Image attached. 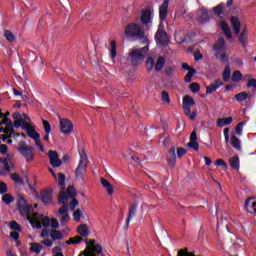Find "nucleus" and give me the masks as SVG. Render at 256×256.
I'll return each instance as SVG.
<instances>
[{
    "label": "nucleus",
    "instance_id": "0e129e2a",
    "mask_svg": "<svg viewBox=\"0 0 256 256\" xmlns=\"http://www.w3.org/2000/svg\"><path fill=\"white\" fill-rule=\"evenodd\" d=\"M73 217H74V221L79 222L81 221V210L77 209L74 213H73Z\"/></svg>",
    "mask_w": 256,
    "mask_h": 256
},
{
    "label": "nucleus",
    "instance_id": "393cba45",
    "mask_svg": "<svg viewBox=\"0 0 256 256\" xmlns=\"http://www.w3.org/2000/svg\"><path fill=\"white\" fill-rule=\"evenodd\" d=\"M231 145L236 151H241V139H239L235 134H232Z\"/></svg>",
    "mask_w": 256,
    "mask_h": 256
},
{
    "label": "nucleus",
    "instance_id": "ddd939ff",
    "mask_svg": "<svg viewBox=\"0 0 256 256\" xmlns=\"http://www.w3.org/2000/svg\"><path fill=\"white\" fill-rule=\"evenodd\" d=\"M182 69H184V71H188V73L184 77L185 83H191L193 81V75H195L196 73L195 68H192L191 66H189L188 63H183Z\"/></svg>",
    "mask_w": 256,
    "mask_h": 256
},
{
    "label": "nucleus",
    "instance_id": "f3484780",
    "mask_svg": "<svg viewBox=\"0 0 256 256\" xmlns=\"http://www.w3.org/2000/svg\"><path fill=\"white\" fill-rule=\"evenodd\" d=\"M40 197H41V201H42V203H44V205L51 203V201H53V190L47 189V190L41 191Z\"/></svg>",
    "mask_w": 256,
    "mask_h": 256
},
{
    "label": "nucleus",
    "instance_id": "aec40b11",
    "mask_svg": "<svg viewBox=\"0 0 256 256\" xmlns=\"http://www.w3.org/2000/svg\"><path fill=\"white\" fill-rule=\"evenodd\" d=\"M20 215L26 217L27 221H31V214L33 213V206L27 205L22 208H19Z\"/></svg>",
    "mask_w": 256,
    "mask_h": 256
},
{
    "label": "nucleus",
    "instance_id": "f03ea898",
    "mask_svg": "<svg viewBox=\"0 0 256 256\" xmlns=\"http://www.w3.org/2000/svg\"><path fill=\"white\" fill-rule=\"evenodd\" d=\"M147 55H149V46H144L139 49H130L128 57L130 58L131 65L137 67V65L145 61Z\"/></svg>",
    "mask_w": 256,
    "mask_h": 256
},
{
    "label": "nucleus",
    "instance_id": "052dcab7",
    "mask_svg": "<svg viewBox=\"0 0 256 256\" xmlns=\"http://www.w3.org/2000/svg\"><path fill=\"white\" fill-rule=\"evenodd\" d=\"M239 41L242 47H245V45L247 44V35H245V33H240Z\"/></svg>",
    "mask_w": 256,
    "mask_h": 256
},
{
    "label": "nucleus",
    "instance_id": "4468645a",
    "mask_svg": "<svg viewBox=\"0 0 256 256\" xmlns=\"http://www.w3.org/2000/svg\"><path fill=\"white\" fill-rule=\"evenodd\" d=\"M177 149L175 146H171L170 150L167 154V163L170 167H175V163H177Z\"/></svg>",
    "mask_w": 256,
    "mask_h": 256
},
{
    "label": "nucleus",
    "instance_id": "cd10ccee",
    "mask_svg": "<svg viewBox=\"0 0 256 256\" xmlns=\"http://www.w3.org/2000/svg\"><path fill=\"white\" fill-rule=\"evenodd\" d=\"M233 123V117L219 118L216 122L217 127H225V125H231Z\"/></svg>",
    "mask_w": 256,
    "mask_h": 256
},
{
    "label": "nucleus",
    "instance_id": "bf43d9fd",
    "mask_svg": "<svg viewBox=\"0 0 256 256\" xmlns=\"http://www.w3.org/2000/svg\"><path fill=\"white\" fill-rule=\"evenodd\" d=\"M173 73H175V66H168L165 68V74L167 75V77H171Z\"/></svg>",
    "mask_w": 256,
    "mask_h": 256
},
{
    "label": "nucleus",
    "instance_id": "f8f14e48",
    "mask_svg": "<svg viewBox=\"0 0 256 256\" xmlns=\"http://www.w3.org/2000/svg\"><path fill=\"white\" fill-rule=\"evenodd\" d=\"M60 131L64 135H71L73 133V122H71L67 118H63L60 120Z\"/></svg>",
    "mask_w": 256,
    "mask_h": 256
},
{
    "label": "nucleus",
    "instance_id": "4d7b16f0",
    "mask_svg": "<svg viewBox=\"0 0 256 256\" xmlns=\"http://www.w3.org/2000/svg\"><path fill=\"white\" fill-rule=\"evenodd\" d=\"M188 147L194 151H199V143L197 141H190Z\"/></svg>",
    "mask_w": 256,
    "mask_h": 256
},
{
    "label": "nucleus",
    "instance_id": "a878e982",
    "mask_svg": "<svg viewBox=\"0 0 256 256\" xmlns=\"http://www.w3.org/2000/svg\"><path fill=\"white\" fill-rule=\"evenodd\" d=\"M77 233L81 235L80 237H89V227L87 224H81L77 228Z\"/></svg>",
    "mask_w": 256,
    "mask_h": 256
},
{
    "label": "nucleus",
    "instance_id": "864d4df0",
    "mask_svg": "<svg viewBox=\"0 0 256 256\" xmlns=\"http://www.w3.org/2000/svg\"><path fill=\"white\" fill-rule=\"evenodd\" d=\"M10 229L12 231H21V225H19V223H17L16 221H12L10 222Z\"/></svg>",
    "mask_w": 256,
    "mask_h": 256
},
{
    "label": "nucleus",
    "instance_id": "f257e3e1",
    "mask_svg": "<svg viewBox=\"0 0 256 256\" xmlns=\"http://www.w3.org/2000/svg\"><path fill=\"white\" fill-rule=\"evenodd\" d=\"M124 33L129 39H142L143 45L149 43V38L145 35V30L137 23L128 24Z\"/></svg>",
    "mask_w": 256,
    "mask_h": 256
},
{
    "label": "nucleus",
    "instance_id": "4be33fe9",
    "mask_svg": "<svg viewBox=\"0 0 256 256\" xmlns=\"http://www.w3.org/2000/svg\"><path fill=\"white\" fill-rule=\"evenodd\" d=\"M199 23H209L211 21V18L209 17V12L207 9L203 8L201 10V14L198 17Z\"/></svg>",
    "mask_w": 256,
    "mask_h": 256
},
{
    "label": "nucleus",
    "instance_id": "4c0bfd02",
    "mask_svg": "<svg viewBox=\"0 0 256 256\" xmlns=\"http://www.w3.org/2000/svg\"><path fill=\"white\" fill-rule=\"evenodd\" d=\"M2 201H3V203H5V205H11V203H13V201H15V198H13V196L11 194H4L2 196Z\"/></svg>",
    "mask_w": 256,
    "mask_h": 256
},
{
    "label": "nucleus",
    "instance_id": "774afa93",
    "mask_svg": "<svg viewBox=\"0 0 256 256\" xmlns=\"http://www.w3.org/2000/svg\"><path fill=\"white\" fill-rule=\"evenodd\" d=\"M223 133H224L225 143H226V144H229V128H225V129L223 130Z\"/></svg>",
    "mask_w": 256,
    "mask_h": 256
},
{
    "label": "nucleus",
    "instance_id": "423d86ee",
    "mask_svg": "<svg viewBox=\"0 0 256 256\" xmlns=\"http://www.w3.org/2000/svg\"><path fill=\"white\" fill-rule=\"evenodd\" d=\"M194 105H195V99H193V97L189 95L184 96L182 101V108L185 115L189 117L191 121H195V119L197 118V112L195 111L191 112V107H193Z\"/></svg>",
    "mask_w": 256,
    "mask_h": 256
},
{
    "label": "nucleus",
    "instance_id": "79ce46f5",
    "mask_svg": "<svg viewBox=\"0 0 256 256\" xmlns=\"http://www.w3.org/2000/svg\"><path fill=\"white\" fill-rule=\"evenodd\" d=\"M2 133H5V135H9L8 137H13L15 135V129L13 126H6V128H3Z\"/></svg>",
    "mask_w": 256,
    "mask_h": 256
},
{
    "label": "nucleus",
    "instance_id": "c03bdc74",
    "mask_svg": "<svg viewBox=\"0 0 256 256\" xmlns=\"http://www.w3.org/2000/svg\"><path fill=\"white\" fill-rule=\"evenodd\" d=\"M27 205H29V204H27V200L25 199V197L19 196L18 197V205H17L18 209L27 207Z\"/></svg>",
    "mask_w": 256,
    "mask_h": 256
},
{
    "label": "nucleus",
    "instance_id": "20e7f679",
    "mask_svg": "<svg viewBox=\"0 0 256 256\" xmlns=\"http://www.w3.org/2000/svg\"><path fill=\"white\" fill-rule=\"evenodd\" d=\"M58 203L59 205H63L61 208L58 210V215L60 217V223L62 227H65L67 223H69V206L67 205V198L65 197L64 193H59L58 195Z\"/></svg>",
    "mask_w": 256,
    "mask_h": 256
},
{
    "label": "nucleus",
    "instance_id": "0eeeda50",
    "mask_svg": "<svg viewBox=\"0 0 256 256\" xmlns=\"http://www.w3.org/2000/svg\"><path fill=\"white\" fill-rule=\"evenodd\" d=\"M48 158L50 159V165H52L54 169L61 167L63 163H67V161H69V155L65 154L61 160L59 159V153L54 150L48 151Z\"/></svg>",
    "mask_w": 256,
    "mask_h": 256
},
{
    "label": "nucleus",
    "instance_id": "3c124183",
    "mask_svg": "<svg viewBox=\"0 0 256 256\" xmlns=\"http://www.w3.org/2000/svg\"><path fill=\"white\" fill-rule=\"evenodd\" d=\"M9 191V188L7 187V184L3 181H0V195H5Z\"/></svg>",
    "mask_w": 256,
    "mask_h": 256
},
{
    "label": "nucleus",
    "instance_id": "de8ad7c7",
    "mask_svg": "<svg viewBox=\"0 0 256 256\" xmlns=\"http://www.w3.org/2000/svg\"><path fill=\"white\" fill-rule=\"evenodd\" d=\"M214 14H216L217 17H221L223 15V5L220 4L213 8Z\"/></svg>",
    "mask_w": 256,
    "mask_h": 256
},
{
    "label": "nucleus",
    "instance_id": "c9c22d12",
    "mask_svg": "<svg viewBox=\"0 0 256 256\" xmlns=\"http://www.w3.org/2000/svg\"><path fill=\"white\" fill-rule=\"evenodd\" d=\"M241 79H243V74L241 73V71H239V70L234 71L232 74V81L234 83H239V81H241Z\"/></svg>",
    "mask_w": 256,
    "mask_h": 256
},
{
    "label": "nucleus",
    "instance_id": "58836bf2",
    "mask_svg": "<svg viewBox=\"0 0 256 256\" xmlns=\"http://www.w3.org/2000/svg\"><path fill=\"white\" fill-rule=\"evenodd\" d=\"M4 37L9 43H13V41H15V35H13V32H11L10 30L4 31Z\"/></svg>",
    "mask_w": 256,
    "mask_h": 256
},
{
    "label": "nucleus",
    "instance_id": "6ab92c4d",
    "mask_svg": "<svg viewBox=\"0 0 256 256\" xmlns=\"http://www.w3.org/2000/svg\"><path fill=\"white\" fill-rule=\"evenodd\" d=\"M230 23L234 30V33L236 35H239V33H241V21H239V18L237 16H232L230 18Z\"/></svg>",
    "mask_w": 256,
    "mask_h": 256
},
{
    "label": "nucleus",
    "instance_id": "c85d7f7f",
    "mask_svg": "<svg viewBox=\"0 0 256 256\" xmlns=\"http://www.w3.org/2000/svg\"><path fill=\"white\" fill-rule=\"evenodd\" d=\"M43 250V245L37 242H33L30 244V253H36V255H39L41 251Z\"/></svg>",
    "mask_w": 256,
    "mask_h": 256
},
{
    "label": "nucleus",
    "instance_id": "39448f33",
    "mask_svg": "<svg viewBox=\"0 0 256 256\" xmlns=\"http://www.w3.org/2000/svg\"><path fill=\"white\" fill-rule=\"evenodd\" d=\"M60 193H63L65 198L67 199V204L69 203V199H72V201L69 204L70 211H75L77 208V205H79V200H77V189H75V186L69 185L65 191V187L61 188Z\"/></svg>",
    "mask_w": 256,
    "mask_h": 256
},
{
    "label": "nucleus",
    "instance_id": "7ed1b4c3",
    "mask_svg": "<svg viewBox=\"0 0 256 256\" xmlns=\"http://www.w3.org/2000/svg\"><path fill=\"white\" fill-rule=\"evenodd\" d=\"M213 53L221 63H228L229 57L227 56V43L225 38L221 37L214 44Z\"/></svg>",
    "mask_w": 256,
    "mask_h": 256
},
{
    "label": "nucleus",
    "instance_id": "603ef678",
    "mask_svg": "<svg viewBox=\"0 0 256 256\" xmlns=\"http://www.w3.org/2000/svg\"><path fill=\"white\" fill-rule=\"evenodd\" d=\"M58 185H60V187L65 186V174L61 172L58 173Z\"/></svg>",
    "mask_w": 256,
    "mask_h": 256
},
{
    "label": "nucleus",
    "instance_id": "72a5a7b5",
    "mask_svg": "<svg viewBox=\"0 0 256 256\" xmlns=\"http://www.w3.org/2000/svg\"><path fill=\"white\" fill-rule=\"evenodd\" d=\"M83 241V237L75 236L66 241V245H79Z\"/></svg>",
    "mask_w": 256,
    "mask_h": 256
},
{
    "label": "nucleus",
    "instance_id": "2f4dec72",
    "mask_svg": "<svg viewBox=\"0 0 256 256\" xmlns=\"http://www.w3.org/2000/svg\"><path fill=\"white\" fill-rule=\"evenodd\" d=\"M222 77L225 83L231 80V67L229 65L225 66Z\"/></svg>",
    "mask_w": 256,
    "mask_h": 256
},
{
    "label": "nucleus",
    "instance_id": "338daca9",
    "mask_svg": "<svg viewBox=\"0 0 256 256\" xmlns=\"http://www.w3.org/2000/svg\"><path fill=\"white\" fill-rule=\"evenodd\" d=\"M214 165L216 167H227V163H225V160L223 159H217Z\"/></svg>",
    "mask_w": 256,
    "mask_h": 256
},
{
    "label": "nucleus",
    "instance_id": "f704fd0d",
    "mask_svg": "<svg viewBox=\"0 0 256 256\" xmlns=\"http://www.w3.org/2000/svg\"><path fill=\"white\" fill-rule=\"evenodd\" d=\"M229 163H230V167H232V169H239V156L235 155L234 157L229 159Z\"/></svg>",
    "mask_w": 256,
    "mask_h": 256
},
{
    "label": "nucleus",
    "instance_id": "37998d69",
    "mask_svg": "<svg viewBox=\"0 0 256 256\" xmlns=\"http://www.w3.org/2000/svg\"><path fill=\"white\" fill-rule=\"evenodd\" d=\"M79 156H80V161H79V163H87V159H88V157H87V152H85V149H80L79 150Z\"/></svg>",
    "mask_w": 256,
    "mask_h": 256
},
{
    "label": "nucleus",
    "instance_id": "6e6d98bb",
    "mask_svg": "<svg viewBox=\"0 0 256 256\" xmlns=\"http://www.w3.org/2000/svg\"><path fill=\"white\" fill-rule=\"evenodd\" d=\"M245 125V122H240L236 125L235 133L236 135H241L243 133V126Z\"/></svg>",
    "mask_w": 256,
    "mask_h": 256
},
{
    "label": "nucleus",
    "instance_id": "c756f323",
    "mask_svg": "<svg viewBox=\"0 0 256 256\" xmlns=\"http://www.w3.org/2000/svg\"><path fill=\"white\" fill-rule=\"evenodd\" d=\"M163 67H165V57L159 56L155 64V71H163Z\"/></svg>",
    "mask_w": 256,
    "mask_h": 256
},
{
    "label": "nucleus",
    "instance_id": "e2e57ef3",
    "mask_svg": "<svg viewBox=\"0 0 256 256\" xmlns=\"http://www.w3.org/2000/svg\"><path fill=\"white\" fill-rule=\"evenodd\" d=\"M41 218L43 227H49L51 225V219L49 217L41 216Z\"/></svg>",
    "mask_w": 256,
    "mask_h": 256
},
{
    "label": "nucleus",
    "instance_id": "09e8293b",
    "mask_svg": "<svg viewBox=\"0 0 256 256\" xmlns=\"http://www.w3.org/2000/svg\"><path fill=\"white\" fill-rule=\"evenodd\" d=\"M146 64L148 66V70L149 71H153V68L155 67V60L152 58V57H149L147 60H146Z\"/></svg>",
    "mask_w": 256,
    "mask_h": 256
},
{
    "label": "nucleus",
    "instance_id": "7c9ffc66",
    "mask_svg": "<svg viewBox=\"0 0 256 256\" xmlns=\"http://www.w3.org/2000/svg\"><path fill=\"white\" fill-rule=\"evenodd\" d=\"M234 99L238 101V103H243V101H247L249 98V93L247 92H240L234 96Z\"/></svg>",
    "mask_w": 256,
    "mask_h": 256
},
{
    "label": "nucleus",
    "instance_id": "1a4fd4ad",
    "mask_svg": "<svg viewBox=\"0 0 256 256\" xmlns=\"http://www.w3.org/2000/svg\"><path fill=\"white\" fill-rule=\"evenodd\" d=\"M84 243L87 245L86 251H89L90 253H92V255L105 256L103 254V246H101V244H95L96 241L94 239L90 240V241L85 239Z\"/></svg>",
    "mask_w": 256,
    "mask_h": 256
},
{
    "label": "nucleus",
    "instance_id": "680f3d73",
    "mask_svg": "<svg viewBox=\"0 0 256 256\" xmlns=\"http://www.w3.org/2000/svg\"><path fill=\"white\" fill-rule=\"evenodd\" d=\"M29 221L36 229H41L43 227V224L39 222V220H33V218H31Z\"/></svg>",
    "mask_w": 256,
    "mask_h": 256
},
{
    "label": "nucleus",
    "instance_id": "a211bd4d",
    "mask_svg": "<svg viewBox=\"0 0 256 256\" xmlns=\"http://www.w3.org/2000/svg\"><path fill=\"white\" fill-rule=\"evenodd\" d=\"M85 173H87V163L79 162L78 166L76 167V179L83 181Z\"/></svg>",
    "mask_w": 256,
    "mask_h": 256
},
{
    "label": "nucleus",
    "instance_id": "dca6fc26",
    "mask_svg": "<svg viewBox=\"0 0 256 256\" xmlns=\"http://www.w3.org/2000/svg\"><path fill=\"white\" fill-rule=\"evenodd\" d=\"M168 13H169V0H164L162 5H160L159 7L160 21H165L167 19Z\"/></svg>",
    "mask_w": 256,
    "mask_h": 256
},
{
    "label": "nucleus",
    "instance_id": "9d476101",
    "mask_svg": "<svg viewBox=\"0 0 256 256\" xmlns=\"http://www.w3.org/2000/svg\"><path fill=\"white\" fill-rule=\"evenodd\" d=\"M154 39L156 44L160 45L161 47H167V45H169V37L167 36V32L161 28H158Z\"/></svg>",
    "mask_w": 256,
    "mask_h": 256
},
{
    "label": "nucleus",
    "instance_id": "6e6552de",
    "mask_svg": "<svg viewBox=\"0 0 256 256\" xmlns=\"http://www.w3.org/2000/svg\"><path fill=\"white\" fill-rule=\"evenodd\" d=\"M17 151L22 155V157L27 161H35V147L29 145H21L17 148Z\"/></svg>",
    "mask_w": 256,
    "mask_h": 256
},
{
    "label": "nucleus",
    "instance_id": "5fc2aeb1",
    "mask_svg": "<svg viewBox=\"0 0 256 256\" xmlns=\"http://www.w3.org/2000/svg\"><path fill=\"white\" fill-rule=\"evenodd\" d=\"M45 133H51V124L47 120H42Z\"/></svg>",
    "mask_w": 256,
    "mask_h": 256
},
{
    "label": "nucleus",
    "instance_id": "e433bc0d",
    "mask_svg": "<svg viewBox=\"0 0 256 256\" xmlns=\"http://www.w3.org/2000/svg\"><path fill=\"white\" fill-rule=\"evenodd\" d=\"M110 46H111V50H110L111 58L115 59V57H117V42L115 40H112Z\"/></svg>",
    "mask_w": 256,
    "mask_h": 256
},
{
    "label": "nucleus",
    "instance_id": "5701e85b",
    "mask_svg": "<svg viewBox=\"0 0 256 256\" xmlns=\"http://www.w3.org/2000/svg\"><path fill=\"white\" fill-rule=\"evenodd\" d=\"M50 237L52 241H63L64 236L63 233L59 230L51 229L50 230Z\"/></svg>",
    "mask_w": 256,
    "mask_h": 256
},
{
    "label": "nucleus",
    "instance_id": "a18cd8bd",
    "mask_svg": "<svg viewBox=\"0 0 256 256\" xmlns=\"http://www.w3.org/2000/svg\"><path fill=\"white\" fill-rule=\"evenodd\" d=\"M52 253H53V256H65L63 254V248H61V246H55L52 249Z\"/></svg>",
    "mask_w": 256,
    "mask_h": 256
},
{
    "label": "nucleus",
    "instance_id": "9b49d317",
    "mask_svg": "<svg viewBox=\"0 0 256 256\" xmlns=\"http://www.w3.org/2000/svg\"><path fill=\"white\" fill-rule=\"evenodd\" d=\"M138 207H139V204H137V202H134V203L130 204L129 210H128V215H127L126 222H125V225H124V230L125 231H127V229H129L131 219H133L135 217V215H137Z\"/></svg>",
    "mask_w": 256,
    "mask_h": 256
},
{
    "label": "nucleus",
    "instance_id": "8fccbe9b",
    "mask_svg": "<svg viewBox=\"0 0 256 256\" xmlns=\"http://www.w3.org/2000/svg\"><path fill=\"white\" fill-rule=\"evenodd\" d=\"M161 95L163 103H171V98L169 97V93H167V91L163 90Z\"/></svg>",
    "mask_w": 256,
    "mask_h": 256
},
{
    "label": "nucleus",
    "instance_id": "13d9d810",
    "mask_svg": "<svg viewBox=\"0 0 256 256\" xmlns=\"http://www.w3.org/2000/svg\"><path fill=\"white\" fill-rule=\"evenodd\" d=\"M184 155H187V150L183 147L177 148V157L178 159H181Z\"/></svg>",
    "mask_w": 256,
    "mask_h": 256
},
{
    "label": "nucleus",
    "instance_id": "69168bd1",
    "mask_svg": "<svg viewBox=\"0 0 256 256\" xmlns=\"http://www.w3.org/2000/svg\"><path fill=\"white\" fill-rule=\"evenodd\" d=\"M7 151H9V147H7V144H0L1 155H7Z\"/></svg>",
    "mask_w": 256,
    "mask_h": 256
},
{
    "label": "nucleus",
    "instance_id": "412c9836",
    "mask_svg": "<svg viewBox=\"0 0 256 256\" xmlns=\"http://www.w3.org/2000/svg\"><path fill=\"white\" fill-rule=\"evenodd\" d=\"M140 21L143 25L151 23V10H145L141 13Z\"/></svg>",
    "mask_w": 256,
    "mask_h": 256
},
{
    "label": "nucleus",
    "instance_id": "49530a36",
    "mask_svg": "<svg viewBox=\"0 0 256 256\" xmlns=\"http://www.w3.org/2000/svg\"><path fill=\"white\" fill-rule=\"evenodd\" d=\"M190 90L193 93H199V91H201V85H199L197 82H193L190 84Z\"/></svg>",
    "mask_w": 256,
    "mask_h": 256
},
{
    "label": "nucleus",
    "instance_id": "bb28decb",
    "mask_svg": "<svg viewBox=\"0 0 256 256\" xmlns=\"http://www.w3.org/2000/svg\"><path fill=\"white\" fill-rule=\"evenodd\" d=\"M31 136V134H29ZM31 139L35 141L36 147H39L41 153H45V148L43 147V143L41 142V134H36L35 136H31Z\"/></svg>",
    "mask_w": 256,
    "mask_h": 256
},
{
    "label": "nucleus",
    "instance_id": "473e14b6",
    "mask_svg": "<svg viewBox=\"0 0 256 256\" xmlns=\"http://www.w3.org/2000/svg\"><path fill=\"white\" fill-rule=\"evenodd\" d=\"M29 122H25L23 118H20L19 120H15L14 123H12L13 127L15 129H19V127H22V129H25V125H29Z\"/></svg>",
    "mask_w": 256,
    "mask_h": 256
},
{
    "label": "nucleus",
    "instance_id": "2eb2a0df",
    "mask_svg": "<svg viewBox=\"0 0 256 256\" xmlns=\"http://www.w3.org/2000/svg\"><path fill=\"white\" fill-rule=\"evenodd\" d=\"M225 83L221 81V79H216L214 83H211L209 86L206 87V94L211 95L212 93H215L217 89H220V87H223Z\"/></svg>",
    "mask_w": 256,
    "mask_h": 256
},
{
    "label": "nucleus",
    "instance_id": "a19ab883",
    "mask_svg": "<svg viewBox=\"0 0 256 256\" xmlns=\"http://www.w3.org/2000/svg\"><path fill=\"white\" fill-rule=\"evenodd\" d=\"M10 177L12 181H14V183H17L18 185H23V179H21V176H19V174L12 173Z\"/></svg>",
    "mask_w": 256,
    "mask_h": 256
},
{
    "label": "nucleus",
    "instance_id": "b1692460",
    "mask_svg": "<svg viewBox=\"0 0 256 256\" xmlns=\"http://www.w3.org/2000/svg\"><path fill=\"white\" fill-rule=\"evenodd\" d=\"M24 131L27 132V135H28V137H30V139H31V136L35 137L36 135H39V132H37V130H35V126L31 125V123L24 125Z\"/></svg>",
    "mask_w": 256,
    "mask_h": 256
},
{
    "label": "nucleus",
    "instance_id": "ea45409f",
    "mask_svg": "<svg viewBox=\"0 0 256 256\" xmlns=\"http://www.w3.org/2000/svg\"><path fill=\"white\" fill-rule=\"evenodd\" d=\"M244 79H249L248 83L246 84V87H248V88L253 87L254 89H256V79L255 78L251 79V75H246V76H244Z\"/></svg>",
    "mask_w": 256,
    "mask_h": 256
}]
</instances>
